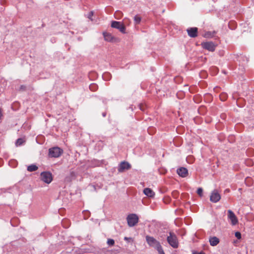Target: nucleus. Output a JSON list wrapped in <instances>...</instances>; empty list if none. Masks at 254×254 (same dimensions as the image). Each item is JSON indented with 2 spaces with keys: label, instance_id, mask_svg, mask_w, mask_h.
I'll list each match as a JSON object with an SVG mask.
<instances>
[{
  "label": "nucleus",
  "instance_id": "412c9836",
  "mask_svg": "<svg viewBox=\"0 0 254 254\" xmlns=\"http://www.w3.org/2000/svg\"><path fill=\"white\" fill-rule=\"evenodd\" d=\"M134 21L135 24H138L141 21V18L138 15H135L134 17Z\"/></svg>",
  "mask_w": 254,
  "mask_h": 254
},
{
  "label": "nucleus",
  "instance_id": "7ed1b4c3",
  "mask_svg": "<svg viewBox=\"0 0 254 254\" xmlns=\"http://www.w3.org/2000/svg\"><path fill=\"white\" fill-rule=\"evenodd\" d=\"M127 224L129 227L135 225L138 222V217L135 214H131L127 217Z\"/></svg>",
  "mask_w": 254,
  "mask_h": 254
},
{
  "label": "nucleus",
  "instance_id": "c756f323",
  "mask_svg": "<svg viewBox=\"0 0 254 254\" xmlns=\"http://www.w3.org/2000/svg\"><path fill=\"white\" fill-rule=\"evenodd\" d=\"M125 240H127V238L125 237Z\"/></svg>",
  "mask_w": 254,
  "mask_h": 254
},
{
  "label": "nucleus",
  "instance_id": "ddd939ff",
  "mask_svg": "<svg viewBox=\"0 0 254 254\" xmlns=\"http://www.w3.org/2000/svg\"><path fill=\"white\" fill-rule=\"evenodd\" d=\"M143 193L148 197H152L155 195L154 192L150 188H145L143 190Z\"/></svg>",
  "mask_w": 254,
  "mask_h": 254
},
{
  "label": "nucleus",
  "instance_id": "1a4fd4ad",
  "mask_svg": "<svg viewBox=\"0 0 254 254\" xmlns=\"http://www.w3.org/2000/svg\"><path fill=\"white\" fill-rule=\"evenodd\" d=\"M202 47L209 51L213 52L215 49V46L212 42H204L201 44Z\"/></svg>",
  "mask_w": 254,
  "mask_h": 254
},
{
  "label": "nucleus",
  "instance_id": "5701e85b",
  "mask_svg": "<svg viewBox=\"0 0 254 254\" xmlns=\"http://www.w3.org/2000/svg\"><path fill=\"white\" fill-rule=\"evenodd\" d=\"M197 193L198 194V195H199L200 196H201L203 194L202 189L201 188H198L197 190Z\"/></svg>",
  "mask_w": 254,
  "mask_h": 254
},
{
  "label": "nucleus",
  "instance_id": "423d86ee",
  "mask_svg": "<svg viewBox=\"0 0 254 254\" xmlns=\"http://www.w3.org/2000/svg\"><path fill=\"white\" fill-rule=\"evenodd\" d=\"M145 238L147 244L150 247H153L156 249L157 247H158L159 245H160V243L153 237L146 236Z\"/></svg>",
  "mask_w": 254,
  "mask_h": 254
},
{
  "label": "nucleus",
  "instance_id": "bb28decb",
  "mask_svg": "<svg viewBox=\"0 0 254 254\" xmlns=\"http://www.w3.org/2000/svg\"><path fill=\"white\" fill-rule=\"evenodd\" d=\"M198 254H205L203 252H200Z\"/></svg>",
  "mask_w": 254,
  "mask_h": 254
},
{
  "label": "nucleus",
  "instance_id": "393cba45",
  "mask_svg": "<svg viewBox=\"0 0 254 254\" xmlns=\"http://www.w3.org/2000/svg\"><path fill=\"white\" fill-rule=\"evenodd\" d=\"M25 88H26L25 86H24L23 85L21 86V87H20V88L22 90H25Z\"/></svg>",
  "mask_w": 254,
  "mask_h": 254
},
{
  "label": "nucleus",
  "instance_id": "dca6fc26",
  "mask_svg": "<svg viewBox=\"0 0 254 254\" xmlns=\"http://www.w3.org/2000/svg\"><path fill=\"white\" fill-rule=\"evenodd\" d=\"M38 167L35 165H31L28 166L27 170L29 172H33L35 171L38 169Z\"/></svg>",
  "mask_w": 254,
  "mask_h": 254
},
{
  "label": "nucleus",
  "instance_id": "a211bd4d",
  "mask_svg": "<svg viewBox=\"0 0 254 254\" xmlns=\"http://www.w3.org/2000/svg\"><path fill=\"white\" fill-rule=\"evenodd\" d=\"M115 243V241L112 239H108L107 240V244L109 246H113Z\"/></svg>",
  "mask_w": 254,
  "mask_h": 254
},
{
  "label": "nucleus",
  "instance_id": "9b49d317",
  "mask_svg": "<svg viewBox=\"0 0 254 254\" xmlns=\"http://www.w3.org/2000/svg\"><path fill=\"white\" fill-rule=\"evenodd\" d=\"M187 32L189 36L192 38L197 36L198 29L196 27H192L187 29Z\"/></svg>",
  "mask_w": 254,
  "mask_h": 254
},
{
  "label": "nucleus",
  "instance_id": "20e7f679",
  "mask_svg": "<svg viewBox=\"0 0 254 254\" xmlns=\"http://www.w3.org/2000/svg\"><path fill=\"white\" fill-rule=\"evenodd\" d=\"M111 27L118 29L122 33H126V27L125 25L119 21H114L112 22Z\"/></svg>",
  "mask_w": 254,
  "mask_h": 254
},
{
  "label": "nucleus",
  "instance_id": "4468645a",
  "mask_svg": "<svg viewBox=\"0 0 254 254\" xmlns=\"http://www.w3.org/2000/svg\"><path fill=\"white\" fill-rule=\"evenodd\" d=\"M209 243L211 246H215L219 243V240L216 237H211L209 239Z\"/></svg>",
  "mask_w": 254,
  "mask_h": 254
},
{
  "label": "nucleus",
  "instance_id": "cd10ccee",
  "mask_svg": "<svg viewBox=\"0 0 254 254\" xmlns=\"http://www.w3.org/2000/svg\"><path fill=\"white\" fill-rule=\"evenodd\" d=\"M177 191H174L173 193V194H177Z\"/></svg>",
  "mask_w": 254,
  "mask_h": 254
},
{
  "label": "nucleus",
  "instance_id": "f8f14e48",
  "mask_svg": "<svg viewBox=\"0 0 254 254\" xmlns=\"http://www.w3.org/2000/svg\"><path fill=\"white\" fill-rule=\"evenodd\" d=\"M177 172L178 174L182 177H186L188 175V170L184 167H181L179 168Z\"/></svg>",
  "mask_w": 254,
  "mask_h": 254
},
{
  "label": "nucleus",
  "instance_id": "6ab92c4d",
  "mask_svg": "<svg viewBox=\"0 0 254 254\" xmlns=\"http://www.w3.org/2000/svg\"><path fill=\"white\" fill-rule=\"evenodd\" d=\"M90 89L92 91H95L98 88V86L95 84H91L89 86Z\"/></svg>",
  "mask_w": 254,
  "mask_h": 254
},
{
  "label": "nucleus",
  "instance_id": "aec40b11",
  "mask_svg": "<svg viewBox=\"0 0 254 254\" xmlns=\"http://www.w3.org/2000/svg\"><path fill=\"white\" fill-rule=\"evenodd\" d=\"M159 254H165L164 251L162 248L161 245H159L158 247L156 248Z\"/></svg>",
  "mask_w": 254,
  "mask_h": 254
},
{
  "label": "nucleus",
  "instance_id": "6e6552de",
  "mask_svg": "<svg viewBox=\"0 0 254 254\" xmlns=\"http://www.w3.org/2000/svg\"><path fill=\"white\" fill-rule=\"evenodd\" d=\"M221 199V195L218 192L217 190H214L210 196V200L212 202H217Z\"/></svg>",
  "mask_w": 254,
  "mask_h": 254
},
{
  "label": "nucleus",
  "instance_id": "b1692460",
  "mask_svg": "<svg viewBox=\"0 0 254 254\" xmlns=\"http://www.w3.org/2000/svg\"><path fill=\"white\" fill-rule=\"evenodd\" d=\"M235 237L238 239H240L241 238V234L239 232H236L235 234Z\"/></svg>",
  "mask_w": 254,
  "mask_h": 254
},
{
  "label": "nucleus",
  "instance_id": "f3484780",
  "mask_svg": "<svg viewBox=\"0 0 254 254\" xmlns=\"http://www.w3.org/2000/svg\"><path fill=\"white\" fill-rule=\"evenodd\" d=\"M227 94L225 93H222L220 94V99L222 101H225L227 98Z\"/></svg>",
  "mask_w": 254,
  "mask_h": 254
},
{
  "label": "nucleus",
  "instance_id": "9d476101",
  "mask_svg": "<svg viewBox=\"0 0 254 254\" xmlns=\"http://www.w3.org/2000/svg\"><path fill=\"white\" fill-rule=\"evenodd\" d=\"M131 168V165L127 162H122L118 168L119 172H123L126 170H129Z\"/></svg>",
  "mask_w": 254,
  "mask_h": 254
},
{
  "label": "nucleus",
  "instance_id": "f03ea898",
  "mask_svg": "<svg viewBox=\"0 0 254 254\" xmlns=\"http://www.w3.org/2000/svg\"><path fill=\"white\" fill-rule=\"evenodd\" d=\"M63 152V150L58 147H54L49 150V155L51 157L58 158L62 155Z\"/></svg>",
  "mask_w": 254,
  "mask_h": 254
},
{
  "label": "nucleus",
  "instance_id": "0eeeda50",
  "mask_svg": "<svg viewBox=\"0 0 254 254\" xmlns=\"http://www.w3.org/2000/svg\"><path fill=\"white\" fill-rule=\"evenodd\" d=\"M227 216L228 219L230 220L232 225H236L238 223L237 216L231 210H228L227 211Z\"/></svg>",
  "mask_w": 254,
  "mask_h": 254
},
{
  "label": "nucleus",
  "instance_id": "2eb2a0df",
  "mask_svg": "<svg viewBox=\"0 0 254 254\" xmlns=\"http://www.w3.org/2000/svg\"><path fill=\"white\" fill-rule=\"evenodd\" d=\"M104 39L106 41L108 42H113L114 39V37L111 34L109 33H103Z\"/></svg>",
  "mask_w": 254,
  "mask_h": 254
},
{
  "label": "nucleus",
  "instance_id": "39448f33",
  "mask_svg": "<svg viewBox=\"0 0 254 254\" xmlns=\"http://www.w3.org/2000/svg\"><path fill=\"white\" fill-rule=\"evenodd\" d=\"M41 179L47 184H50L53 180L52 174L49 172H44L41 174Z\"/></svg>",
  "mask_w": 254,
  "mask_h": 254
},
{
  "label": "nucleus",
  "instance_id": "c85d7f7f",
  "mask_svg": "<svg viewBox=\"0 0 254 254\" xmlns=\"http://www.w3.org/2000/svg\"><path fill=\"white\" fill-rule=\"evenodd\" d=\"M93 15V12L91 13V15H90V16H91Z\"/></svg>",
  "mask_w": 254,
  "mask_h": 254
},
{
  "label": "nucleus",
  "instance_id": "f257e3e1",
  "mask_svg": "<svg viewBox=\"0 0 254 254\" xmlns=\"http://www.w3.org/2000/svg\"><path fill=\"white\" fill-rule=\"evenodd\" d=\"M167 241L173 248H177L178 247L179 243L177 237L173 232L169 233V236L167 237Z\"/></svg>",
  "mask_w": 254,
  "mask_h": 254
},
{
  "label": "nucleus",
  "instance_id": "4be33fe9",
  "mask_svg": "<svg viewBox=\"0 0 254 254\" xmlns=\"http://www.w3.org/2000/svg\"><path fill=\"white\" fill-rule=\"evenodd\" d=\"M23 143V140L22 138H18L16 142V145L19 146L22 144Z\"/></svg>",
  "mask_w": 254,
  "mask_h": 254
},
{
  "label": "nucleus",
  "instance_id": "a878e982",
  "mask_svg": "<svg viewBox=\"0 0 254 254\" xmlns=\"http://www.w3.org/2000/svg\"><path fill=\"white\" fill-rule=\"evenodd\" d=\"M126 21H128V19H124V22L126 23L127 22Z\"/></svg>",
  "mask_w": 254,
  "mask_h": 254
}]
</instances>
